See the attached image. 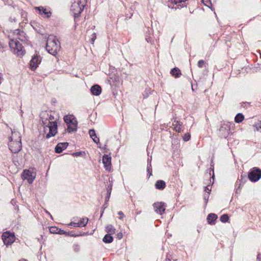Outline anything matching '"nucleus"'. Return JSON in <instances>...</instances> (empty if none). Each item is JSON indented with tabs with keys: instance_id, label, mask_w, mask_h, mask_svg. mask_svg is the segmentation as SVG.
<instances>
[{
	"instance_id": "1",
	"label": "nucleus",
	"mask_w": 261,
	"mask_h": 261,
	"mask_svg": "<svg viewBox=\"0 0 261 261\" xmlns=\"http://www.w3.org/2000/svg\"><path fill=\"white\" fill-rule=\"evenodd\" d=\"M41 118L44 127V133H46L45 137L47 139L55 136L57 133V123L56 121H53L54 117L46 113H42L41 115Z\"/></svg>"
},
{
	"instance_id": "2",
	"label": "nucleus",
	"mask_w": 261,
	"mask_h": 261,
	"mask_svg": "<svg viewBox=\"0 0 261 261\" xmlns=\"http://www.w3.org/2000/svg\"><path fill=\"white\" fill-rule=\"evenodd\" d=\"M9 140V147L12 152H18L22 146L20 133L18 132H12Z\"/></svg>"
},
{
	"instance_id": "3",
	"label": "nucleus",
	"mask_w": 261,
	"mask_h": 261,
	"mask_svg": "<svg viewBox=\"0 0 261 261\" xmlns=\"http://www.w3.org/2000/svg\"><path fill=\"white\" fill-rule=\"evenodd\" d=\"M60 45L58 40L54 35H49L46 40V49L51 55L55 56L59 50Z\"/></svg>"
},
{
	"instance_id": "4",
	"label": "nucleus",
	"mask_w": 261,
	"mask_h": 261,
	"mask_svg": "<svg viewBox=\"0 0 261 261\" xmlns=\"http://www.w3.org/2000/svg\"><path fill=\"white\" fill-rule=\"evenodd\" d=\"M17 39H20V38L17 37L15 40L11 39L9 42V46L15 54H17L18 56H22L24 54V50L22 44L17 40Z\"/></svg>"
},
{
	"instance_id": "5",
	"label": "nucleus",
	"mask_w": 261,
	"mask_h": 261,
	"mask_svg": "<svg viewBox=\"0 0 261 261\" xmlns=\"http://www.w3.org/2000/svg\"><path fill=\"white\" fill-rule=\"evenodd\" d=\"M64 121L68 125L69 132L75 131L77 128V121L73 115H66L64 117Z\"/></svg>"
},
{
	"instance_id": "6",
	"label": "nucleus",
	"mask_w": 261,
	"mask_h": 261,
	"mask_svg": "<svg viewBox=\"0 0 261 261\" xmlns=\"http://www.w3.org/2000/svg\"><path fill=\"white\" fill-rule=\"evenodd\" d=\"M248 176L250 180L255 182L261 177V170L257 167H253L249 172Z\"/></svg>"
},
{
	"instance_id": "7",
	"label": "nucleus",
	"mask_w": 261,
	"mask_h": 261,
	"mask_svg": "<svg viewBox=\"0 0 261 261\" xmlns=\"http://www.w3.org/2000/svg\"><path fill=\"white\" fill-rule=\"evenodd\" d=\"M231 124L228 122H223L221 124L219 129V135L225 138H227L230 133V125Z\"/></svg>"
},
{
	"instance_id": "8",
	"label": "nucleus",
	"mask_w": 261,
	"mask_h": 261,
	"mask_svg": "<svg viewBox=\"0 0 261 261\" xmlns=\"http://www.w3.org/2000/svg\"><path fill=\"white\" fill-rule=\"evenodd\" d=\"M2 239L4 244L9 245L13 243L15 240V236L13 233L9 231H6L3 233L2 235Z\"/></svg>"
},
{
	"instance_id": "9",
	"label": "nucleus",
	"mask_w": 261,
	"mask_h": 261,
	"mask_svg": "<svg viewBox=\"0 0 261 261\" xmlns=\"http://www.w3.org/2000/svg\"><path fill=\"white\" fill-rule=\"evenodd\" d=\"M81 3V1L77 3H74L71 5V10L73 12L74 17H78L83 10L84 6L83 5L81 6L80 5Z\"/></svg>"
},
{
	"instance_id": "10",
	"label": "nucleus",
	"mask_w": 261,
	"mask_h": 261,
	"mask_svg": "<svg viewBox=\"0 0 261 261\" xmlns=\"http://www.w3.org/2000/svg\"><path fill=\"white\" fill-rule=\"evenodd\" d=\"M22 177L23 180H27L29 183L33 182L34 179L35 178V174L33 172L28 170H25L23 171Z\"/></svg>"
},
{
	"instance_id": "11",
	"label": "nucleus",
	"mask_w": 261,
	"mask_h": 261,
	"mask_svg": "<svg viewBox=\"0 0 261 261\" xmlns=\"http://www.w3.org/2000/svg\"><path fill=\"white\" fill-rule=\"evenodd\" d=\"M153 207L156 213L162 215L165 211L166 205L164 203L156 202L153 204Z\"/></svg>"
},
{
	"instance_id": "12",
	"label": "nucleus",
	"mask_w": 261,
	"mask_h": 261,
	"mask_svg": "<svg viewBox=\"0 0 261 261\" xmlns=\"http://www.w3.org/2000/svg\"><path fill=\"white\" fill-rule=\"evenodd\" d=\"M40 62L41 60L39 56H35L33 57L30 61L31 69L33 70H35Z\"/></svg>"
},
{
	"instance_id": "13",
	"label": "nucleus",
	"mask_w": 261,
	"mask_h": 261,
	"mask_svg": "<svg viewBox=\"0 0 261 261\" xmlns=\"http://www.w3.org/2000/svg\"><path fill=\"white\" fill-rule=\"evenodd\" d=\"M102 163L107 170H110L111 166V158L108 155L105 154L102 158Z\"/></svg>"
},
{
	"instance_id": "14",
	"label": "nucleus",
	"mask_w": 261,
	"mask_h": 261,
	"mask_svg": "<svg viewBox=\"0 0 261 261\" xmlns=\"http://www.w3.org/2000/svg\"><path fill=\"white\" fill-rule=\"evenodd\" d=\"M68 145V143L67 142L60 143L58 144V145L55 147L56 152L58 153L62 152L63 150L67 148Z\"/></svg>"
},
{
	"instance_id": "15",
	"label": "nucleus",
	"mask_w": 261,
	"mask_h": 261,
	"mask_svg": "<svg viewBox=\"0 0 261 261\" xmlns=\"http://www.w3.org/2000/svg\"><path fill=\"white\" fill-rule=\"evenodd\" d=\"M91 92L94 95H99L101 93V88L98 85H95L91 88Z\"/></svg>"
},
{
	"instance_id": "16",
	"label": "nucleus",
	"mask_w": 261,
	"mask_h": 261,
	"mask_svg": "<svg viewBox=\"0 0 261 261\" xmlns=\"http://www.w3.org/2000/svg\"><path fill=\"white\" fill-rule=\"evenodd\" d=\"M89 134L95 143H98L99 142V138L97 137L95 132L93 129H90L89 131Z\"/></svg>"
},
{
	"instance_id": "17",
	"label": "nucleus",
	"mask_w": 261,
	"mask_h": 261,
	"mask_svg": "<svg viewBox=\"0 0 261 261\" xmlns=\"http://www.w3.org/2000/svg\"><path fill=\"white\" fill-rule=\"evenodd\" d=\"M155 188L159 190H163L166 187V183L162 180H159L155 183Z\"/></svg>"
},
{
	"instance_id": "18",
	"label": "nucleus",
	"mask_w": 261,
	"mask_h": 261,
	"mask_svg": "<svg viewBox=\"0 0 261 261\" xmlns=\"http://www.w3.org/2000/svg\"><path fill=\"white\" fill-rule=\"evenodd\" d=\"M217 216L214 214H210L207 217V220L209 224H214V222L217 219Z\"/></svg>"
},
{
	"instance_id": "19",
	"label": "nucleus",
	"mask_w": 261,
	"mask_h": 261,
	"mask_svg": "<svg viewBox=\"0 0 261 261\" xmlns=\"http://www.w3.org/2000/svg\"><path fill=\"white\" fill-rule=\"evenodd\" d=\"M171 74L174 76L175 77H178L180 76L181 74V72L180 70L176 67L174 68L171 70L170 72Z\"/></svg>"
},
{
	"instance_id": "20",
	"label": "nucleus",
	"mask_w": 261,
	"mask_h": 261,
	"mask_svg": "<svg viewBox=\"0 0 261 261\" xmlns=\"http://www.w3.org/2000/svg\"><path fill=\"white\" fill-rule=\"evenodd\" d=\"M244 119V115L241 113L238 114L234 118V121L236 123H240Z\"/></svg>"
},
{
	"instance_id": "21",
	"label": "nucleus",
	"mask_w": 261,
	"mask_h": 261,
	"mask_svg": "<svg viewBox=\"0 0 261 261\" xmlns=\"http://www.w3.org/2000/svg\"><path fill=\"white\" fill-rule=\"evenodd\" d=\"M173 125L174 127V129L177 132H180L181 129V124L179 123V122L177 121H174L173 123Z\"/></svg>"
},
{
	"instance_id": "22",
	"label": "nucleus",
	"mask_w": 261,
	"mask_h": 261,
	"mask_svg": "<svg viewBox=\"0 0 261 261\" xmlns=\"http://www.w3.org/2000/svg\"><path fill=\"white\" fill-rule=\"evenodd\" d=\"M37 9L40 11V14H44L47 17H49L50 16V12H47L45 9H44L43 7H38Z\"/></svg>"
},
{
	"instance_id": "23",
	"label": "nucleus",
	"mask_w": 261,
	"mask_h": 261,
	"mask_svg": "<svg viewBox=\"0 0 261 261\" xmlns=\"http://www.w3.org/2000/svg\"><path fill=\"white\" fill-rule=\"evenodd\" d=\"M102 240L106 243H110L112 242L113 238L110 234H106Z\"/></svg>"
},
{
	"instance_id": "24",
	"label": "nucleus",
	"mask_w": 261,
	"mask_h": 261,
	"mask_svg": "<svg viewBox=\"0 0 261 261\" xmlns=\"http://www.w3.org/2000/svg\"><path fill=\"white\" fill-rule=\"evenodd\" d=\"M49 231L51 233H60L61 234L62 230L55 226H52L49 228Z\"/></svg>"
},
{
	"instance_id": "25",
	"label": "nucleus",
	"mask_w": 261,
	"mask_h": 261,
	"mask_svg": "<svg viewBox=\"0 0 261 261\" xmlns=\"http://www.w3.org/2000/svg\"><path fill=\"white\" fill-rule=\"evenodd\" d=\"M106 231L110 234H113L115 233V229L112 225H108L106 228Z\"/></svg>"
},
{
	"instance_id": "26",
	"label": "nucleus",
	"mask_w": 261,
	"mask_h": 261,
	"mask_svg": "<svg viewBox=\"0 0 261 261\" xmlns=\"http://www.w3.org/2000/svg\"><path fill=\"white\" fill-rule=\"evenodd\" d=\"M88 218H83L82 219L80 222H79V227H81V226H85L87 222H88Z\"/></svg>"
},
{
	"instance_id": "27",
	"label": "nucleus",
	"mask_w": 261,
	"mask_h": 261,
	"mask_svg": "<svg viewBox=\"0 0 261 261\" xmlns=\"http://www.w3.org/2000/svg\"><path fill=\"white\" fill-rule=\"evenodd\" d=\"M229 217L227 214H224L220 217V220L222 222H226L228 220Z\"/></svg>"
},
{
	"instance_id": "28",
	"label": "nucleus",
	"mask_w": 261,
	"mask_h": 261,
	"mask_svg": "<svg viewBox=\"0 0 261 261\" xmlns=\"http://www.w3.org/2000/svg\"><path fill=\"white\" fill-rule=\"evenodd\" d=\"M111 190H112V185H110L107 188L108 197H107V200H108L109 198H110V195H111Z\"/></svg>"
},
{
	"instance_id": "29",
	"label": "nucleus",
	"mask_w": 261,
	"mask_h": 261,
	"mask_svg": "<svg viewBox=\"0 0 261 261\" xmlns=\"http://www.w3.org/2000/svg\"><path fill=\"white\" fill-rule=\"evenodd\" d=\"M190 137H191L190 134L189 133H187L184 135L183 139H184V141H187L190 139Z\"/></svg>"
},
{
	"instance_id": "30",
	"label": "nucleus",
	"mask_w": 261,
	"mask_h": 261,
	"mask_svg": "<svg viewBox=\"0 0 261 261\" xmlns=\"http://www.w3.org/2000/svg\"><path fill=\"white\" fill-rule=\"evenodd\" d=\"M203 4L207 7H210V5L211 4L210 0H202Z\"/></svg>"
},
{
	"instance_id": "31",
	"label": "nucleus",
	"mask_w": 261,
	"mask_h": 261,
	"mask_svg": "<svg viewBox=\"0 0 261 261\" xmlns=\"http://www.w3.org/2000/svg\"><path fill=\"white\" fill-rule=\"evenodd\" d=\"M205 64V62L202 60H199L198 62V66L200 68H201L203 67V66Z\"/></svg>"
},
{
	"instance_id": "32",
	"label": "nucleus",
	"mask_w": 261,
	"mask_h": 261,
	"mask_svg": "<svg viewBox=\"0 0 261 261\" xmlns=\"http://www.w3.org/2000/svg\"><path fill=\"white\" fill-rule=\"evenodd\" d=\"M92 37L91 38V43L92 44L94 43V41L95 40V39H96V33H94L92 35Z\"/></svg>"
},
{
	"instance_id": "33",
	"label": "nucleus",
	"mask_w": 261,
	"mask_h": 261,
	"mask_svg": "<svg viewBox=\"0 0 261 261\" xmlns=\"http://www.w3.org/2000/svg\"><path fill=\"white\" fill-rule=\"evenodd\" d=\"M14 34H16V35H20L21 33H23L22 32H21L20 30H16L15 32H14Z\"/></svg>"
},
{
	"instance_id": "34",
	"label": "nucleus",
	"mask_w": 261,
	"mask_h": 261,
	"mask_svg": "<svg viewBox=\"0 0 261 261\" xmlns=\"http://www.w3.org/2000/svg\"><path fill=\"white\" fill-rule=\"evenodd\" d=\"M77 224H79V223L71 222L69 224V225L73 226L74 227H79V225Z\"/></svg>"
},
{
	"instance_id": "35",
	"label": "nucleus",
	"mask_w": 261,
	"mask_h": 261,
	"mask_svg": "<svg viewBox=\"0 0 261 261\" xmlns=\"http://www.w3.org/2000/svg\"><path fill=\"white\" fill-rule=\"evenodd\" d=\"M151 165L147 166V171L148 173H149L150 176L151 175Z\"/></svg>"
},
{
	"instance_id": "36",
	"label": "nucleus",
	"mask_w": 261,
	"mask_h": 261,
	"mask_svg": "<svg viewBox=\"0 0 261 261\" xmlns=\"http://www.w3.org/2000/svg\"><path fill=\"white\" fill-rule=\"evenodd\" d=\"M122 237H123V234H122V233L119 232V233H118L117 234V238H118V239H119V240H120V239H121L122 238Z\"/></svg>"
},
{
	"instance_id": "37",
	"label": "nucleus",
	"mask_w": 261,
	"mask_h": 261,
	"mask_svg": "<svg viewBox=\"0 0 261 261\" xmlns=\"http://www.w3.org/2000/svg\"><path fill=\"white\" fill-rule=\"evenodd\" d=\"M169 1L173 4H178V0H169Z\"/></svg>"
},
{
	"instance_id": "38",
	"label": "nucleus",
	"mask_w": 261,
	"mask_h": 261,
	"mask_svg": "<svg viewBox=\"0 0 261 261\" xmlns=\"http://www.w3.org/2000/svg\"><path fill=\"white\" fill-rule=\"evenodd\" d=\"M118 215L120 216V219H122L124 216V214L121 211L118 212Z\"/></svg>"
},
{
	"instance_id": "39",
	"label": "nucleus",
	"mask_w": 261,
	"mask_h": 261,
	"mask_svg": "<svg viewBox=\"0 0 261 261\" xmlns=\"http://www.w3.org/2000/svg\"><path fill=\"white\" fill-rule=\"evenodd\" d=\"M179 7H186V5L183 4H181V5L179 4V5H177V8H179Z\"/></svg>"
},
{
	"instance_id": "40",
	"label": "nucleus",
	"mask_w": 261,
	"mask_h": 261,
	"mask_svg": "<svg viewBox=\"0 0 261 261\" xmlns=\"http://www.w3.org/2000/svg\"><path fill=\"white\" fill-rule=\"evenodd\" d=\"M211 189H209L208 187H205V190H204L205 191H208L209 192V191H211Z\"/></svg>"
},
{
	"instance_id": "41",
	"label": "nucleus",
	"mask_w": 261,
	"mask_h": 261,
	"mask_svg": "<svg viewBox=\"0 0 261 261\" xmlns=\"http://www.w3.org/2000/svg\"><path fill=\"white\" fill-rule=\"evenodd\" d=\"M186 0H178V4H181L182 2H185Z\"/></svg>"
},
{
	"instance_id": "42",
	"label": "nucleus",
	"mask_w": 261,
	"mask_h": 261,
	"mask_svg": "<svg viewBox=\"0 0 261 261\" xmlns=\"http://www.w3.org/2000/svg\"><path fill=\"white\" fill-rule=\"evenodd\" d=\"M257 259L259 260L260 259V254H258L257 256Z\"/></svg>"
},
{
	"instance_id": "43",
	"label": "nucleus",
	"mask_w": 261,
	"mask_h": 261,
	"mask_svg": "<svg viewBox=\"0 0 261 261\" xmlns=\"http://www.w3.org/2000/svg\"><path fill=\"white\" fill-rule=\"evenodd\" d=\"M19 261H27V260L26 259L23 258V259H20Z\"/></svg>"
},
{
	"instance_id": "44",
	"label": "nucleus",
	"mask_w": 261,
	"mask_h": 261,
	"mask_svg": "<svg viewBox=\"0 0 261 261\" xmlns=\"http://www.w3.org/2000/svg\"><path fill=\"white\" fill-rule=\"evenodd\" d=\"M140 213V212H137V214H139Z\"/></svg>"
}]
</instances>
